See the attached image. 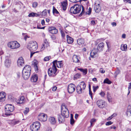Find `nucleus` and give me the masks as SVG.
I'll list each match as a JSON object with an SVG mask.
<instances>
[{
  "label": "nucleus",
  "instance_id": "37998d69",
  "mask_svg": "<svg viewBox=\"0 0 131 131\" xmlns=\"http://www.w3.org/2000/svg\"><path fill=\"white\" fill-rule=\"evenodd\" d=\"M51 58V56H49L45 57L44 59V60L45 61H47L49 60Z\"/></svg>",
  "mask_w": 131,
  "mask_h": 131
},
{
  "label": "nucleus",
  "instance_id": "bb28decb",
  "mask_svg": "<svg viewBox=\"0 0 131 131\" xmlns=\"http://www.w3.org/2000/svg\"><path fill=\"white\" fill-rule=\"evenodd\" d=\"M39 16V15L35 13L32 12L29 13L28 15L29 17H33L35 16L37 17Z\"/></svg>",
  "mask_w": 131,
  "mask_h": 131
},
{
  "label": "nucleus",
  "instance_id": "dca6fc26",
  "mask_svg": "<svg viewBox=\"0 0 131 131\" xmlns=\"http://www.w3.org/2000/svg\"><path fill=\"white\" fill-rule=\"evenodd\" d=\"M104 47V44L103 42L100 43L99 44L96 49V50L100 52L102 51Z\"/></svg>",
  "mask_w": 131,
  "mask_h": 131
},
{
  "label": "nucleus",
  "instance_id": "79ce46f5",
  "mask_svg": "<svg viewBox=\"0 0 131 131\" xmlns=\"http://www.w3.org/2000/svg\"><path fill=\"white\" fill-rule=\"evenodd\" d=\"M93 92H95L96 90L99 88V87L98 86H93Z\"/></svg>",
  "mask_w": 131,
  "mask_h": 131
},
{
  "label": "nucleus",
  "instance_id": "4d7b16f0",
  "mask_svg": "<svg viewBox=\"0 0 131 131\" xmlns=\"http://www.w3.org/2000/svg\"><path fill=\"white\" fill-rule=\"evenodd\" d=\"M100 72L102 73H104L105 71L103 69L101 68L100 70Z\"/></svg>",
  "mask_w": 131,
  "mask_h": 131
},
{
  "label": "nucleus",
  "instance_id": "5701e85b",
  "mask_svg": "<svg viewBox=\"0 0 131 131\" xmlns=\"http://www.w3.org/2000/svg\"><path fill=\"white\" fill-rule=\"evenodd\" d=\"M67 40L68 43H71L73 41V39L68 35L67 36Z\"/></svg>",
  "mask_w": 131,
  "mask_h": 131
},
{
  "label": "nucleus",
  "instance_id": "a18cd8bd",
  "mask_svg": "<svg viewBox=\"0 0 131 131\" xmlns=\"http://www.w3.org/2000/svg\"><path fill=\"white\" fill-rule=\"evenodd\" d=\"M120 73V70L117 69L116 71H115V73H114V74L115 75V77H116L117 75L118 74Z\"/></svg>",
  "mask_w": 131,
  "mask_h": 131
},
{
  "label": "nucleus",
  "instance_id": "052dcab7",
  "mask_svg": "<svg viewBox=\"0 0 131 131\" xmlns=\"http://www.w3.org/2000/svg\"><path fill=\"white\" fill-rule=\"evenodd\" d=\"M52 39L53 40L56 39V38L55 36L54 35H52L51 36Z\"/></svg>",
  "mask_w": 131,
  "mask_h": 131
},
{
  "label": "nucleus",
  "instance_id": "4be33fe9",
  "mask_svg": "<svg viewBox=\"0 0 131 131\" xmlns=\"http://www.w3.org/2000/svg\"><path fill=\"white\" fill-rule=\"evenodd\" d=\"M126 114L127 116L131 117V106H128Z\"/></svg>",
  "mask_w": 131,
  "mask_h": 131
},
{
  "label": "nucleus",
  "instance_id": "680f3d73",
  "mask_svg": "<svg viewBox=\"0 0 131 131\" xmlns=\"http://www.w3.org/2000/svg\"><path fill=\"white\" fill-rule=\"evenodd\" d=\"M108 93L107 94V98L109 102H112V100L111 98H109L108 96Z\"/></svg>",
  "mask_w": 131,
  "mask_h": 131
},
{
  "label": "nucleus",
  "instance_id": "7c9ffc66",
  "mask_svg": "<svg viewBox=\"0 0 131 131\" xmlns=\"http://www.w3.org/2000/svg\"><path fill=\"white\" fill-rule=\"evenodd\" d=\"M53 13L54 14H59V12L54 6L53 8Z\"/></svg>",
  "mask_w": 131,
  "mask_h": 131
},
{
  "label": "nucleus",
  "instance_id": "a211bd4d",
  "mask_svg": "<svg viewBox=\"0 0 131 131\" xmlns=\"http://www.w3.org/2000/svg\"><path fill=\"white\" fill-rule=\"evenodd\" d=\"M25 98L23 96H21L20 98L16 101L17 104H21L23 103L24 101Z\"/></svg>",
  "mask_w": 131,
  "mask_h": 131
},
{
  "label": "nucleus",
  "instance_id": "39448f33",
  "mask_svg": "<svg viewBox=\"0 0 131 131\" xmlns=\"http://www.w3.org/2000/svg\"><path fill=\"white\" fill-rule=\"evenodd\" d=\"M61 115L67 118L69 116V112L67 108L64 105L62 106L61 108Z\"/></svg>",
  "mask_w": 131,
  "mask_h": 131
},
{
  "label": "nucleus",
  "instance_id": "6e6552de",
  "mask_svg": "<svg viewBox=\"0 0 131 131\" xmlns=\"http://www.w3.org/2000/svg\"><path fill=\"white\" fill-rule=\"evenodd\" d=\"M5 109L6 112L10 113L12 112L14 110V107L11 104H7L6 105Z\"/></svg>",
  "mask_w": 131,
  "mask_h": 131
},
{
  "label": "nucleus",
  "instance_id": "f8f14e48",
  "mask_svg": "<svg viewBox=\"0 0 131 131\" xmlns=\"http://www.w3.org/2000/svg\"><path fill=\"white\" fill-rule=\"evenodd\" d=\"M24 61L23 58L22 57H19L17 61V65L18 66L20 67L24 65Z\"/></svg>",
  "mask_w": 131,
  "mask_h": 131
},
{
  "label": "nucleus",
  "instance_id": "4c0bfd02",
  "mask_svg": "<svg viewBox=\"0 0 131 131\" xmlns=\"http://www.w3.org/2000/svg\"><path fill=\"white\" fill-rule=\"evenodd\" d=\"M81 77V74L80 73H78L76 74L74 76V78L77 79Z\"/></svg>",
  "mask_w": 131,
  "mask_h": 131
},
{
  "label": "nucleus",
  "instance_id": "cd10ccee",
  "mask_svg": "<svg viewBox=\"0 0 131 131\" xmlns=\"http://www.w3.org/2000/svg\"><path fill=\"white\" fill-rule=\"evenodd\" d=\"M77 42L78 45H82L84 43V40L82 38L79 39L77 40Z\"/></svg>",
  "mask_w": 131,
  "mask_h": 131
},
{
  "label": "nucleus",
  "instance_id": "58836bf2",
  "mask_svg": "<svg viewBox=\"0 0 131 131\" xmlns=\"http://www.w3.org/2000/svg\"><path fill=\"white\" fill-rule=\"evenodd\" d=\"M29 111V109L28 108L26 107L25 110L23 111V113L25 115L27 114Z\"/></svg>",
  "mask_w": 131,
  "mask_h": 131
},
{
  "label": "nucleus",
  "instance_id": "9b49d317",
  "mask_svg": "<svg viewBox=\"0 0 131 131\" xmlns=\"http://www.w3.org/2000/svg\"><path fill=\"white\" fill-rule=\"evenodd\" d=\"M96 104L100 108H103L105 106V102L102 100H98L96 102Z\"/></svg>",
  "mask_w": 131,
  "mask_h": 131
},
{
  "label": "nucleus",
  "instance_id": "a19ab883",
  "mask_svg": "<svg viewBox=\"0 0 131 131\" xmlns=\"http://www.w3.org/2000/svg\"><path fill=\"white\" fill-rule=\"evenodd\" d=\"M38 6V3L37 2H33L32 4V6L34 8Z\"/></svg>",
  "mask_w": 131,
  "mask_h": 131
},
{
  "label": "nucleus",
  "instance_id": "f704fd0d",
  "mask_svg": "<svg viewBox=\"0 0 131 131\" xmlns=\"http://www.w3.org/2000/svg\"><path fill=\"white\" fill-rule=\"evenodd\" d=\"M58 32V30L57 29H56L55 27H54L51 34H56Z\"/></svg>",
  "mask_w": 131,
  "mask_h": 131
},
{
  "label": "nucleus",
  "instance_id": "5fc2aeb1",
  "mask_svg": "<svg viewBox=\"0 0 131 131\" xmlns=\"http://www.w3.org/2000/svg\"><path fill=\"white\" fill-rule=\"evenodd\" d=\"M90 54L91 57L93 58L95 57H96V56H95L94 53H93V52H92V51L90 52Z\"/></svg>",
  "mask_w": 131,
  "mask_h": 131
},
{
  "label": "nucleus",
  "instance_id": "0e129e2a",
  "mask_svg": "<svg viewBox=\"0 0 131 131\" xmlns=\"http://www.w3.org/2000/svg\"><path fill=\"white\" fill-rule=\"evenodd\" d=\"M117 115V114L116 113H114L112 115H111V117L112 118L114 117H115Z\"/></svg>",
  "mask_w": 131,
  "mask_h": 131
},
{
  "label": "nucleus",
  "instance_id": "20e7f679",
  "mask_svg": "<svg viewBox=\"0 0 131 131\" xmlns=\"http://www.w3.org/2000/svg\"><path fill=\"white\" fill-rule=\"evenodd\" d=\"M57 69L56 67H52L49 69L48 70V73L49 76L54 77L57 74Z\"/></svg>",
  "mask_w": 131,
  "mask_h": 131
},
{
  "label": "nucleus",
  "instance_id": "f3484780",
  "mask_svg": "<svg viewBox=\"0 0 131 131\" xmlns=\"http://www.w3.org/2000/svg\"><path fill=\"white\" fill-rule=\"evenodd\" d=\"M32 65L34 66L35 71H37L38 70V62L36 60H34L32 62Z\"/></svg>",
  "mask_w": 131,
  "mask_h": 131
},
{
  "label": "nucleus",
  "instance_id": "8fccbe9b",
  "mask_svg": "<svg viewBox=\"0 0 131 131\" xmlns=\"http://www.w3.org/2000/svg\"><path fill=\"white\" fill-rule=\"evenodd\" d=\"M113 123V122L111 121H109L106 122L105 123L106 125H109Z\"/></svg>",
  "mask_w": 131,
  "mask_h": 131
},
{
  "label": "nucleus",
  "instance_id": "c85d7f7f",
  "mask_svg": "<svg viewBox=\"0 0 131 131\" xmlns=\"http://www.w3.org/2000/svg\"><path fill=\"white\" fill-rule=\"evenodd\" d=\"M50 121L52 124H54L56 122L55 119L54 117H50Z\"/></svg>",
  "mask_w": 131,
  "mask_h": 131
},
{
  "label": "nucleus",
  "instance_id": "aec40b11",
  "mask_svg": "<svg viewBox=\"0 0 131 131\" xmlns=\"http://www.w3.org/2000/svg\"><path fill=\"white\" fill-rule=\"evenodd\" d=\"M94 9L95 12L97 13H99L101 11V7L100 6V4H98L97 5H96L94 7Z\"/></svg>",
  "mask_w": 131,
  "mask_h": 131
},
{
  "label": "nucleus",
  "instance_id": "603ef678",
  "mask_svg": "<svg viewBox=\"0 0 131 131\" xmlns=\"http://www.w3.org/2000/svg\"><path fill=\"white\" fill-rule=\"evenodd\" d=\"M57 60H55L53 62V65L52 67H56V64H57Z\"/></svg>",
  "mask_w": 131,
  "mask_h": 131
},
{
  "label": "nucleus",
  "instance_id": "6e6d98bb",
  "mask_svg": "<svg viewBox=\"0 0 131 131\" xmlns=\"http://www.w3.org/2000/svg\"><path fill=\"white\" fill-rule=\"evenodd\" d=\"M70 124L72 125L74 123V120L73 119H70Z\"/></svg>",
  "mask_w": 131,
  "mask_h": 131
},
{
  "label": "nucleus",
  "instance_id": "393cba45",
  "mask_svg": "<svg viewBox=\"0 0 131 131\" xmlns=\"http://www.w3.org/2000/svg\"><path fill=\"white\" fill-rule=\"evenodd\" d=\"M127 46L126 44H122L121 45L120 48L122 51H125L127 50Z\"/></svg>",
  "mask_w": 131,
  "mask_h": 131
},
{
  "label": "nucleus",
  "instance_id": "ddd939ff",
  "mask_svg": "<svg viewBox=\"0 0 131 131\" xmlns=\"http://www.w3.org/2000/svg\"><path fill=\"white\" fill-rule=\"evenodd\" d=\"M65 117L64 116L61 115V114H58V122L60 123H63L65 121Z\"/></svg>",
  "mask_w": 131,
  "mask_h": 131
},
{
  "label": "nucleus",
  "instance_id": "a878e982",
  "mask_svg": "<svg viewBox=\"0 0 131 131\" xmlns=\"http://www.w3.org/2000/svg\"><path fill=\"white\" fill-rule=\"evenodd\" d=\"M78 57L77 56L74 55L73 56L72 59L73 61L75 62H78L79 60L78 58Z\"/></svg>",
  "mask_w": 131,
  "mask_h": 131
},
{
  "label": "nucleus",
  "instance_id": "c9c22d12",
  "mask_svg": "<svg viewBox=\"0 0 131 131\" xmlns=\"http://www.w3.org/2000/svg\"><path fill=\"white\" fill-rule=\"evenodd\" d=\"M19 122L18 121L16 120L15 119L13 120L12 121L11 123L13 125H15L17 124Z\"/></svg>",
  "mask_w": 131,
  "mask_h": 131
},
{
  "label": "nucleus",
  "instance_id": "f03ea898",
  "mask_svg": "<svg viewBox=\"0 0 131 131\" xmlns=\"http://www.w3.org/2000/svg\"><path fill=\"white\" fill-rule=\"evenodd\" d=\"M86 85L84 82L82 81L80 82L79 85H78L76 87V90L77 93L81 94L84 92Z\"/></svg>",
  "mask_w": 131,
  "mask_h": 131
},
{
  "label": "nucleus",
  "instance_id": "2eb2a0df",
  "mask_svg": "<svg viewBox=\"0 0 131 131\" xmlns=\"http://www.w3.org/2000/svg\"><path fill=\"white\" fill-rule=\"evenodd\" d=\"M22 77L25 80H27L29 78L30 75V72H22Z\"/></svg>",
  "mask_w": 131,
  "mask_h": 131
},
{
  "label": "nucleus",
  "instance_id": "6ab92c4d",
  "mask_svg": "<svg viewBox=\"0 0 131 131\" xmlns=\"http://www.w3.org/2000/svg\"><path fill=\"white\" fill-rule=\"evenodd\" d=\"M6 94L5 93H0V101L3 102L5 99Z\"/></svg>",
  "mask_w": 131,
  "mask_h": 131
},
{
  "label": "nucleus",
  "instance_id": "e433bc0d",
  "mask_svg": "<svg viewBox=\"0 0 131 131\" xmlns=\"http://www.w3.org/2000/svg\"><path fill=\"white\" fill-rule=\"evenodd\" d=\"M47 14V10L46 9H45L41 14V15L43 16H45Z\"/></svg>",
  "mask_w": 131,
  "mask_h": 131
},
{
  "label": "nucleus",
  "instance_id": "bf43d9fd",
  "mask_svg": "<svg viewBox=\"0 0 131 131\" xmlns=\"http://www.w3.org/2000/svg\"><path fill=\"white\" fill-rule=\"evenodd\" d=\"M100 94L101 95V96L103 97L105 95V93L103 91H101L100 93Z\"/></svg>",
  "mask_w": 131,
  "mask_h": 131
},
{
  "label": "nucleus",
  "instance_id": "ea45409f",
  "mask_svg": "<svg viewBox=\"0 0 131 131\" xmlns=\"http://www.w3.org/2000/svg\"><path fill=\"white\" fill-rule=\"evenodd\" d=\"M92 52H93V53L95 56H96V55L97 54V53L99 52L98 50H96V49L95 48H94L92 51Z\"/></svg>",
  "mask_w": 131,
  "mask_h": 131
},
{
  "label": "nucleus",
  "instance_id": "b1692460",
  "mask_svg": "<svg viewBox=\"0 0 131 131\" xmlns=\"http://www.w3.org/2000/svg\"><path fill=\"white\" fill-rule=\"evenodd\" d=\"M11 64L10 61L9 59H6L5 61V66L6 67H9Z\"/></svg>",
  "mask_w": 131,
  "mask_h": 131
},
{
  "label": "nucleus",
  "instance_id": "423d86ee",
  "mask_svg": "<svg viewBox=\"0 0 131 131\" xmlns=\"http://www.w3.org/2000/svg\"><path fill=\"white\" fill-rule=\"evenodd\" d=\"M8 46L12 49H16L19 47L20 44L16 41H12L9 42L8 43Z\"/></svg>",
  "mask_w": 131,
  "mask_h": 131
},
{
  "label": "nucleus",
  "instance_id": "49530a36",
  "mask_svg": "<svg viewBox=\"0 0 131 131\" xmlns=\"http://www.w3.org/2000/svg\"><path fill=\"white\" fill-rule=\"evenodd\" d=\"M54 27H51L48 28V31L49 32L51 33L53 31V28Z\"/></svg>",
  "mask_w": 131,
  "mask_h": 131
},
{
  "label": "nucleus",
  "instance_id": "3c124183",
  "mask_svg": "<svg viewBox=\"0 0 131 131\" xmlns=\"http://www.w3.org/2000/svg\"><path fill=\"white\" fill-rule=\"evenodd\" d=\"M91 12V7H89V10L87 13V14L89 15L90 14Z\"/></svg>",
  "mask_w": 131,
  "mask_h": 131
},
{
  "label": "nucleus",
  "instance_id": "e2e57ef3",
  "mask_svg": "<svg viewBox=\"0 0 131 131\" xmlns=\"http://www.w3.org/2000/svg\"><path fill=\"white\" fill-rule=\"evenodd\" d=\"M91 25H95V20H92L91 21Z\"/></svg>",
  "mask_w": 131,
  "mask_h": 131
},
{
  "label": "nucleus",
  "instance_id": "473e14b6",
  "mask_svg": "<svg viewBox=\"0 0 131 131\" xmlns=\"http://www.w3.org/2000/svg\"><path fill=\"white\" fill-rule=\"evenodd\" d=\"M103 83H106L108 84H110L112 82L108 78H107L104 80Z\"/></svg>",
  "mask_w": 131,
  "mask_h": 131
},
{
  "label": "nucleus",
  "instance_id": "4468645a",
  "mask_svg": "<svg viewBox=\"0 0 131 131\" xmlns=\"http://www.w3.org/2000/svg\"><path fill=\"white\" fill-rule=\"evenodd\" d=\"M31 68L30 66L28 65H26L23 68L22 72H31Z\"/></svg>",
  "mask_w": 131,
  "mask_h": 131
},
{
  "label": "nucleus",
  "instance_id": "7ed1b4c3",
  "mask_svg": "<svg viewBox=\"0 0 131 131\" xmlns=\"http://www.w3.org/2000/svg\"><path fill=\"white\" fill-rule=\"evenodd\" d=\"M27 48L30 51L36 50L38 48L37 43L35 41H30L28 44Z\"/></svg>",
  "mask_w": 131,
  "mask_h": 131
},
{
  "label": "nucleus",
  "instance_id": "09e8293b",
  "mask_svg": "<svg viewBox=\"0 0 131 131\" xmlns=\"http://www.w3.org/2000/svg\"><path fill=\"white\" fill-rule=\"evenodd\" d=\"M128 95L129 94L130 92V91L129 90V89H131V83H129L128 86Z\"/></svg>",
  "mask_w": 131,
  "mask_h": 131
},
{
  "label": "nucleus",
  "instance_id": "864d4df0",
  "mask_svg": "<svg viewBox=\"0 0 131 131\" xmlns=\"http://www.w3.org/2000/svg\"><path fill=\"white\" fill-rule=\"evenodd\" d=\"M89 94L92 100L93 99V96H92V93L91 91V90H89Z\"/></svg>",
  "mask_w": 131,
  "mask_h": 131
},
{
  "label": "nucleus",
  "instance_id": "c756f323",
  "mask_svg": "<svg viewBox=\"0 0 131 131\" xmlns=\"http://www.w3.org/2000/svg\"><path fill=\"white\" fill-rule=\"evenodd\" d=\"M67 3L65 2L63 3L62 4V6L63 10H65L67 8Z\"/></svg>",
  "mask_w": 131,
  "mask_h": 131
},
{
  "label": "nucleus",
  "instance_id": "412c9836",
  "mask_svg": "<svg viewBox=\"0 0 131 131\" xmlns=\"http://www.w3.org/2000/svg\"><path fill=\"white\" fill-rule=\"evenodd\" d=\"M38 79V77L37 75L35 74L32 76L31 79L32 82H37Z\"/></svg>",
  "mask_w": 131,
  "mask_h": 131
},
{
  "label": "nucleus",
  "instance_id": "0eeeda50",
  "mask_svg": "<svg viewBox=\"0 0 131 131\" xmlns=\"http://www.w3.org/2000/svg\"><path fill=\"white\" fill-rule=\"evenodd\" d=\"M40 124L39 122L36 121L34 122L30 126L31 130L32 131H37L39 129Z\"/></svg>",
  "mask_w": 131,
  "mask_h": 131
},
{
  "label": "nucleus",
  "instance_id": "1a4fd4ad",
  "mask_svg": "<svg viewBox=\"0 0 131 131\" xmlns=\"http://www.w3.org/2000/svg\"><path fill=\"white\" fill-rule=\"evenodd\" d=\"M38 118L41 121H45L47 119V115L44 113H40L38 115Z\"/></svg>",
  "mask_w": 131,
  "mask_h": 131
},
{
  "label": "nucleus",
  "instance_id": "72a5a7b5",
  "mask_svg": "<svg viewBox=\"0 0 131 131\" xmlns=\"http://www.w3.org/2000/svg\"><path fill=\"white\" fill-rule=\"evenodd\" d=\"M57 66L58 68H60L63 66L61 61H58L57 63Z\"/></svg>",
  "mask_w": 131,
  "mask_h": 131
},
{
  "label": "nucleus",
  "instance_id": "de8ad7c7",
  "mask_svg": "<svg viewBox=\"0 0 131 131\" xmlns=\"http://www.w3.org/2000/svg\"><path fill=\"white\" fill-rule=\"evenodd\" d=\"M81 72H83V74L84 75H85L87 73V70L86 69H83Z\"/></svg>",
  "mask_w": 131,
  "mask_h": 131
},
{
  "label": "nucleus",
  "instance_id": "774afa93",
  "mask_svg": "<svg viewBox=\"0 0 131 131\" xmlns=\"http://www.w3.org/2000/svg\"><path fill=\"white\" fill-rule=\"evenodd\" d=\"M61 36L63 37H64L65 36V34L62 31H61Z\"/></svg>",
  "mask_w": 131,
  "mask_h": 131
},
{
  "label": "nucleus",
  "instance_id": "c03bdc74",
  "mask_svg": "<svg viewBox=\"0 0 131 131\" xmlns=\"http://www.w3.org/2000/svg\"><path fill=\"white\" fill-rule=\"evenodd\" d=\"M82 6V11L81 13L79 15V16L80 17L84 13V7L83 6Z\"/></svg>",
  "mask_w": 131,
  "mask_h": 131
},
{
  "label": "nucleus",
  "instance_id": "69168bd1",
  "mask_svg": "<svg viewBox=\"0 0 131 131\" xmlns=\"http://www.w3.org/2000/svg\"><path fill=\"white\" fill-rule=\"evenodd\" d=\"M52 129L50 127L48 128L45 131H51Z\"/></svg>",
  "mask_w": 131,
  "mask_h": 131
},
{
  "label": "nucleus",
  "instance_id": "9d476101",
  "mask_svg": "<svg viewBox=\"0 0 131 131\" xmlns=\"http://www.w3.org/2000/svg\"><path fill=\"white\" fill-rule=\"evenodd\" d=\"M75 85L72 83L69 84L68 86V92L70 93L73 92L75 90Z\"/></svg>",
  "mask_w": 131,
  "mask_h": 131
},
{
  "label": "nucleus",
  "instance_id": "338daca9",
  "mask_svg": "<svg viewBox=\"0 0 131 131\" xmlns=\"http://www.w3.org/2000/svg\"><path fill=\"white\" fill-rule=\"evenodd\" d=\"M110 129H115L116 128V127L114 126L113 125L110 127Z\"/></svg>",
  "mask_w": 131,
  "mask_h": 131
},
{
  "label": "nucleus",
  "instance_id": "f257e3e1",
  "mask_svg": "<svg viewBox=\"0 0 131 131\" xmlns=\"http://www.w3.org/2000/svg\"><path fill=\"white\" fill-rule=\"evenodd\" d=\"M81 9V6L80 5L76 4L71 7L69 11V13L76 14L79 13Z\"/></svg>",
  "mask_w": 131,
  "mask_h": 131
},
{
  "label": "nucleus",
  "instance_id": "2f4dec72",
  "mask_svg": "<svg viewBox=\"0 0 131 131\" xmlns=\"http://www.w3.org/2000/svg\"><path fill=\"white\" fill-rule=\"evenodd\" d=\"M46 45L47 43L46 42H44L43 43L40 49L41 51H43L45 48L46 47H47Z\"/></svg>",
  "mask_w": 131,
  "mask_h": 131
},
{
  "label": "nucleus",
  "instance_id": "13d9d810",
  "mask_svg": "<svg viewBox=\"0 0 131 131\" xmlns=\"http://www.w3.org/2000/svg\"><path fill=\"white\" fill-rule=\"evenodd\" d=\"M38 51H36L35 52H31L30 53V57L31 58L32 56H33V55L35 53L38 52Z\"/></svg>",
  "mask_w": 131,
  "mask_h": 131
}]
</instances>
